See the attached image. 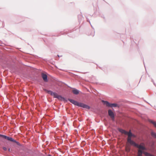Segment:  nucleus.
<instances>
[{
  "mask_svg": "<svg viewBox=\"0 0 156 156\" xmlns=\"http://www.w3.org/2000/svg\"><path fill=\"white\" fill-rule=\"evenodd\" d=\"M102 102L105 105L107 106L110 107V104L108 101H102Z\"/></svg>",
  "mask_w": 156,
  "mask_h": 156,
  "instance_id": "9",
  "label": "nucleus"
},
{
  "mask_svg": "<svg viewBox=\"0 0 156 156\" xmlns=\"http://www.w3.org/2000/svg\"><path fill=\"white\" fill-rule=\"evenodd\" d=\"M127 142L133 146L135 143L134 141L131 140V137L129 136H128L127 138Z\"/></svg>",
  "mask_w": 156,
  "mask_h": 156,
  "instance_id": "6",
  "label": "nucleus"
},
{
  "mask_svg": "<svg viewBox=\"0 0 156 156\" xmlns=\"http://www.w3.org/2000/svg\"><path fill=\"white\" fill-rule=\"evenodd\" d=\"M0 137L2 139H6L9 140H10V137L7 136H6L0 134Z\"/></svg>",
  "mask_w": 156,
  "mask_h": 156,
  "instance_id": "8",
  "label": "nucleus"
},
{
  "mask_svg": "<svg viewBox=\"0 0 156 156\" xmlns=\"http://www.w3.org/2000/svg\"><path fill=\"white\" fill-rule=\"evenodd\" d=\"M3 149L5 151H6L7 150V148L5 147H3Z\"/></svg>",
  "mask_w": 156,
  "mask_h": 156,
  "instance_id": "17",
  "label": "nucleus"
},
{
  "mask_svg": "<svg viewBox=\"0 0 156 156\" xmlns=\"http://www.w3.org/2000/svg\"><path fill=\"white\" fill-rule=\"evenodd\" d=\"M117 106V104H110V107H116Z\"/></svg>",
  "mask_w": 156,
  "mask_h": 156,
  "instance_id": "16",
  "label": "nucleus"
},
{
  "mask_svg": "<svg viewBox=\"0 0 156 156\" xmlns=\"http://www.w3.org/2000/svg\"><path fill=\"white\" fill-rule=\"evenodd\" d=\"M8 150H9V151H10V149L9 148Z\"/></svg>",
  "mask_w": 156,
  "mask_h": 156,
  "instance_id": "20",
  "label": "nucleus"
},
{
  "mask_svg": "<svg viewBox=\"0 0 156 156\" xmlns=\"http://www.w3.org/2000/svg\"><path fill=\"white\" fill-rule=\"evenodd\" d=\"M44 90L46 92H47L48 93L50 94L52 96H53L54 98H56L59 100H62L63 98L62 97L58 95L57 93L55 92H53L50 90H48L45 89H44Z\"/></svg>",
  "mask_w": 156,
  "mask_h": 156,
  "instance_id": "3",
  "label": "nucleus"
},
{
  "mask_svg": "<svg viewBox=\"0 0 156 156\" xmlns=\"http://www.w3.org/2000/svg\"><path fill=\"white\" fill-rule=\"evenodd\" d=\"M126 135H128V136L131 137L133 135V134L132 133L130 130L129 132H127L126 134Z\"/></svg>",
  "mask_w": 156,
  "mask_h": 156,
  "instance_id": "14",
  "label": "nucleus"
},
{
  "mask_svg": "<svg viewBox=\"0 0 156 156\" xmlns=\"http://www.w3.org/2000/svg\"><path fill=\"white\" fill-rule=\"evenodd\" d=\"M69 101H70L71 103L75 105L88 109L90 108V107L89 106L83 103L78 102L74 100L71 99H69Z\"/></svg>",
  "mask_w": 156,
  "mask_h": 156,
  "instance_id": "2",
  "label": "nucleus"
},
{
  "mask_svg": "<svg viewBox=\"0 0 156 156\" xmlns=\"http://www.w3.org/2000/svg\"><path fill=\"white\" fill-rule=\"evenodd\" d=\"M41 76L44 80L45 82H47L48 81V79L47 75L45 74L42 73Z\"/></svg>",
  "mask_w": 156,
  "mask_h": 156,
  "instance_id": "7",
  "label": "nucleus"
},
{
  "mask_svg": "<svg viewBox=\"0 0 156 156\" xmlns=\"http://www.w3.org/2000/svg\"><path fill=\"white\" fill-rule=\"evenodd\" d=\"M144 144L143 143H142L140 145H139L136 143L133 145V146L139 149L138 151V155L137 156H142V153H143L144 152L142 151L147 150L146 148L144 146Z\"/></svg>",
  "mask_w": 156,
  "mask_h": 156,
  "instance_id": "1",
  "label": "nucleus"
},
{
  "mask_svg": "<svg viewBox=\"0 0 156 156\" xmlns=\"http://www.w3.org/2000/svg\"><path fill=\"white\" fill-rule=\"evenodd\" d=\"M108 114L112 118L113 121H114V114L112 111L111 110H108Z\"/></svg>",
  "mask_w": 156,
  "mask_h": 156,
  "instance_id": "4",
  "label": "nucleus"
},
{
  "mask_svg": "<svg viewBox=\"0 0 156 156\" xmlns=\"http://www.w3.org/2000/svg\"><path fill=\"white\" fill-rule=\"evenodd\" d=\"M14 144V145H19L20 144L19 142H17L16 140L10 137V145L12 144Z\"/></svg>",
  "mask_w": 156,
  "mask_h": 156,
  "instance_id": "5",
  "label": "nucleus"
},
{
  "mask_svg": "<svg viewBox=\"0 0 156 156\" xmlns=\"http://www.w3.org/2000/svg\"><path fill=\"white\" fill-rule=\"evenodd\" d=\"M119 131L121 133H122L124 134H126L127 131H126L122 129H119Z\"/></svg>",
  "mask_w": 156,
  "mask_h": 156,
  "instance_id": "12",
  "label": "nucleus"
},
{
  "mask_svg": "<svg viewBox=\"0 0 156 156\" xmlns=\"http://www.w3.org/2000/svg\"><path fill=\"white\" fill-rule=\"evenodd\" d=\"M126 150L128 151H129V148H127V147H126Z\"/></svg>",
  "mask_w": 156,
  "mask_h": 156,
  "instance_id": "18",
  "label": "nucleus"
},
{
  "mask_svg": "<svg viewBox=\"0 0 156 156\" xmlns=\"http://www.w3.org/2000/svg\"><path fill=\"white\" fill-rule=\"evenodd\" d=\"M73 92L75 94H77L79 93V91L76 89H73Z\"/></svg>",
  "mask_w": 156,
  "mask_h": 156,
  "instance_id": "13",
  "label": "nucleus"
},
{
  "mask_svg": "<svg viewBox=\"0 0 156 156\" xmlns=\"http://www.w3.org/2000/svg\"><path fill=\"white\" fill-rule=\"evenodd\" d=\"M151 135L153 138L156 139V133L154 131L151 132Z\"/></svg>",
  "mask_w": 156,
  "mask_h": 156,
  "instance_id": "11",
  "label": "nucleus"
},
{
  "mask_svg": "<svg viewBox=\"0 0 156 156\" xmlns=\"http://www.w3.org/2000/svg\"><path fill=\"white\" fill-rule=\"evenodd\" d=\"M143 154L145 156H155L146 152H144Z\"/></svg>",
  "mask_w": 156,
  "mask_h": 156,
  "instance_id": "10",
  "label": "nucleus"
},
{
  "mask_svg": "<svg viewBox=\"0 0 156 156\" xmlns=\"http://www.w3.org/2000/svg\"><path fill=\"white\" fill-rule=\"evenodd\" d=\"M149 122L151 123L154 125V126L156 128V122H155L151 120H150Z\"/></svg>",
  "mask_w": 156,
  "mask_h": 156,
  "instance_id": "15",
  "label": "nucleus"
},
{
  "mask_svg": "<svg viewBox=\"0 0 156 156\" xmlns=\"http://www.w3.org/2000/svg\"><path fill=\"white\" fill-rule=\"evenodd\" d=\"M132 136H133V137H135V136L133 134V135Z\"/></svg>",
  "mask_w": 156,
  "mask_h": 156,
  "instance_id": "19",
  "label": "nucleus"
}]
</instances>
